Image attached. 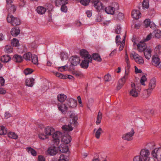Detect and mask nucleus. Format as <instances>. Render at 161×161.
<instances>
[{"mask_svg":"<svg viewBox=\"0 0 161 161\" xmlns=\"http://www.w3.org/2000/svg\"><path fill=\"white\" fill-rule=\"evenodd\" d=\"M157 158H156L158 159H161V148H156Z\"/></svg>","mask_w":161,"mask_h":161,"instance_id":"4c0bfd02","label":"nucleus"},{"mask_svg":"<svg viewBox=\"0 0 161 161\" xmlns=\"http://www.w3.org/2000/svg\"><path fill=\"white\" fill-rule=\"evenodd\" d=\"M111 79V76L108 74L105 75L104 77V80L106 81H109Z\"/></svg>","mask_w":161,"mask_h":161,"instance_id":"bf43d9fd","label":"nucleus"},{"mask_svg":"<svg viewBox=\"0 0 161 161\" xmlns=\"http://www.w3.org/2000/svg\"><path fill=\"white\" fill-rule=\"evenodd\" d=\"M161 50V45H159L157 46L155 49V50L157 52V53H159Z\"/></svg>","mask_w":161,"mask_h":161,"instance_id":"e2e57ef3","label":"nucleus"},{"mask_svg":"<svg viewBox=\"0 0 161 161\" xmlns=\"http://www.w3.org/2000/svg\"><path fill=\"white\" fill-rule=\"evenodd\" d=\"M55 75L57 77L60 78L65 79L66 78V76L65 75L58 72H56L55 73Z\"/></svg>","mask_w":161,"mask_h":161,"instance_id":"49530a36","label":"nucleus"},{"mask_svg":"<svg viewBox=\"0 0 161 161\" xmlns=\"http://www.w3.org/2000/svg\"><path fill=\"white\" fill-rule=\"evenodd\" d=\"M36 10L37 12L39 14L42 15L45 13L46 11V9L45 8L39 6L37 7Z\"/></svg>","mask_w":161,"mask_h":161,"instance_id":"a211bd4d","label":"nucleus"},{"mask_svg":"<svg viewBox=\"0 0 161 161\" xmlns=\"http://www.w3.org/2000/svg\"><path fill=\"white\" fill-rule=\"evenodd\" d=\"M105 11L107 14H113L114 12V8L110 6L106 7L105 9Z\"/></svg>","mask_w":161,"mask_h":161,"instance_id":"a878e982","label":"nucleus"},{"mask_svg":"<svg viewBox=\"0 0 161 161\" xmlns=\"http://www.w3.org/2000/svg\"><path fill=\"white\" fill-rule=\"evenodd\" d=\"M156 79L155 78H153L151 79L149 83V88L153 89L156 86Z\"/></svg>","mask_w":161,"mask_h":161,"instance_id":"c756f323","label":"nucleus"},{"mask_svg":"<svg viewBox=\"0 0 161 161\" xmlns=\"http://www.w3.org/2000/svg\"><path fill=\"white\" fill-rule=\"evenodd\" d=\"M150 20L149 19H146L144 21L145 26L146 27H147L149 26H150H150Z\"/></svg>","mask_w":161,"mask_h":161,"instance_id":"864d4df0","label":"nucleus"},{"mask_svg":"<svg viewBox=\"0 0 161 161\" xmlns=\"http://www.w3.org/2000/svg\"><path fill=\"white\" fill-rule=\"evenodd\" d=\"M103 133V131L101 127H99L97 130L95 134V137L97 139L100 137V135Z\"/></svg>","mask_w":161,"mask_h":161,"instance_id":"7c9ffc66","label":"nucleus"},{"mask_svg":"<svg viewBox=\"0 0 161 161\" xmlns=\"http://www.w3.org/2000/svg\"><path fill=\"white\" fill-rule=\"evenodd\" d=\"M4 51L7 53H9L12 52L13 48L10 46L7 45L5 47Z\"/></svg>","mask_w":161,"mask_h":161,"instance_id":"79ce46f5","label":"nucleus"},{"mask_svg":"<svg viewBox=\"0 0 161 161\" xmlns=\"http://www.w3.org/2000/svg\"><path fill=\"white\" fill-rule=\"evenodd\" d=\"M156 154V148L154 150L152 151L151 153V154L153 157L156 158H157Z\"/></svg>","mask_w":161,"mask_h":161,"instance_id":"680f3d73","label":"nucleus"},{"mask_svg":"<svg viewBox=\"0 0 161 161\" xmlns=\"http://www.w3.org/2000/svg\"><path fill=\"white\" fill-rule=\"evenodd\" d=\"M32 55L30 52H28L25 54L23 55V58L25 59L26 60H31V58Z\"/></svg>","mask_w":161,"mask_h":161,"instance_id":"72a5a7b5","label":"nucleus"},{"mask_svg":"<svg viewBox=\"0 0 161 161\" xmlns=\"http://www.w3.org/2000/svg\"><path fill=\"white\" fill-rule=\"evenodd\" d=\"M45 158L42 155H40L38 156V161H45Z\"/></svg>","mask_w":161,"mask_h":161,"instance_id":"774afa93","label":"nucleus"},{"mask_svg":"<svg viewBox=\"0 0 161 161\" xmlns=\"http://www.w3.org/2000/svg\"><path fill=\"white\" fill-rule=\"evenodd\" d=\"M92 2L93 6L97 11L103 9V4L99 0H93Z\"/></svg>","mask_w":161,"mask_h":161,"instance_id":"1a4fd4ad","label":"nucleus"},{"mask_svg":"<svg viewBox=\"0 0 161 161\" xmlns=\"http://www.w3.org/2000/svg\"><path fill=\"white\" fill-rule=\"evenodd\" d=\"M102 114L99 111L97 116V120L96 122V124L97 125L100 124L101 123V121L102 119Z\"/></svg>","mask_w":161,"mask_h":161,"instance_id":"f704fd0d","label":"nucleus"},{"mask_svg":"<svg viewBox=\"0 0 161 161\" xmlns=\"http://www.w3.org/2000/svg\"><path fill=\"white\" fill-rule=\"evenodd\" d=\"M121 27L120 25H117L115 27V32L116 34H119L120 33Z\"/></svg>","mask_w":161,"mask_h":161,"instance_id":"8fccbe9b","label":"nucleus"},{"mask_svg":"<svg viewBox=\"0 0 161 161\" xmlns=\"http://www.w3.org/2000/svg\"><path fill=\"white\" fill-rule=\"evenodd\" d=\"M34 79L32 78L27 79L25 80V85L29 87H32L34 83Z\"/></svg>","mask_w":161,"mask_h":161,"instance_id":"4be33fe9","label":"nucleus"},{"mask_svg":"<svg viewBox=\"0 0 161 161\" xmlns=\"http://www.w3.org/2000/svg\"><path fill=\"white\" fill-rule=\"evenodd\" d=\"M9 7L8 8L9 10H8L10 12H12L14 13L16 10V8L15 6L14 5H12L11 4H10Z\"/></svg>","mask_w":161,"mask_h":161,"instance_id":"c03bdc74","label":"nucleus"},{"mask_svg":"<svg viewBox=\"0 0 161 161\" xmlns=\"http://www.w3.org/2000/svg\"><path fill=\"white\" fill-rule=\"evenodd\" d=\"M80 54L81 57L84 59H87L89 57V56H91L88 54V52L85 49H82L80 51Z\"/></svg>","mask_w":161,"mask_h":161,"instance_id":"dca6fc26","label":"nucleus"},{"mask_svg":"<svg viewBox=\"0 0 161 161\" xmlns=\"http://www.w3.org/2000/svg\"><path fill=\"white\" fill-rule=\"evenodd\" d=\"M92 61L91 56H89L87 59H84L80 64L81 67L83 68L87 69L88 67L89 63H91Z\"/></svg>","mask_w":161,"mask_h":161,"instance_id":"0eeeda50","label":"nucleus"},{"mask_svg":"<svg viewBox=\"0 0 161 161\" xmlns=\"http://www.w3.org/2000/svg\"><path fill=\"white\" fill-rule=\"evenodd\" d=\"M153 34L156 37L159 38L161 37V31L158 30H157L154 31L153 32Z\"/></svg>","mask_w":161,"mask_h":161,"instance_id":"a19ab883","label":"nucleus"},{"mask_svg":"<svg viewBox=\"0 0 161 161\" xmlns=\"http://www.w3.org/2000/svg\"><path fill=\"white\" fill-rule=\"evenodd\" d=\"M5 80L2 77H0V86H2L4 85Z\"/></svg>","mask_w":161,"mask_h":161,"instance_id":"69168bd1","label":"nucleus"},{"mask_svg":"<svg viewBox=\"0 0 161 161\" xmlns=\"http://www.w3.org/2000/svg\"><path fill=\"white\" fill-rule=\"evenodd\" d=\"M80 57L77 56H73L70 58L71 65L76 66L79 64L80 61Z\"/></svg>","mask_w":161,"mask_h":161,"instance_id":"9d476101","label":"nucleus"},{"mask_svg":"<svg viewBox=\"0 0 161 161\" xmlns=\"http://www.w3.org/2000/svg\"><path fill=\"white\" fill-rule=\"evenodd\" d=\"M68 3L67 0H56L55 4L57 6L62 5L64 4H67Z\"/></svg>","mask_w":161,"mask_h":161,"instance_id":"cd10ccee","label":"nucleus"},{"mask_svg":"<svg viewBox=\"0 0 161 161\" xmlns=\"http://www.w3.org/2000/svg\"><path fill=\"white\" fill-rule=\"evenodd\" d=\"M8 136L9 137L15 139H16L18 138V135L13 132H9L8 134Z\"/></svg>","mask_w":161,"mask_h":161,"instance_id":"473e14b6","label":"nucleus"},{"mask_svg":"<svg viewBox=\"0 0 161 161\" xmlns=\"http://www.w3.org/2000/svg\"><path fill=\"white\" fill-rule=\"evenodd\" d=\"M62 136V134L59 131L53 133V142L56 145H58L60 141V138Z\"/></svg>","mask_w":161,"mask_h":161,"instance_id":"423d86ee","label":"nucleus"},{"mask_svg":"<svg viewBox=\"0 0 161 161\" xmlns=\"http://www.w3.org/2000/svg\"><path fill=\"white\" fill-rule=\"evenodd\" d=\"M33 70L30 68H27L24 71V73L25 75H27L31 74L33 72Z\"/></svg>","mask_w":161,"mask_h":161,"instance_id":"a18cd8bd","label":"nucleus"},{"mask_svg":"<svg viewBox=\"0 0 161 161\" xmlns=\"http://www.w3.org/2000/svg\"><path fill=\"white\" fill-rule=\"evenodd\" d=\"M20 30L19 28H13L11 31V34L14 36H16L20 33Z\"/></svg>","mask_w":161,"mask_h":161,"instance_id":"5701e85b","label":"nucleus"},{"mask_svg":"<svg viewBox=\"0 0 161 161\" xmlns=\"http://www.w3.org/2000/svg\"><path fill=\"white\" fill-rule=\"evenodd\" d=\"M151 51L149 48H147L144 51V54L146 58L149 59L151 57Z\"/></svg>","mask_w":161,"mask_h":161,"instance_id":"393cba45","label":"nucleus"},{"mask_svg":"<svg viewBox=\"0 0 161 161\" xmlns=\"http://www.w3.org/2000/svg\"><path fill=\"white\" fill-rule=\"evenodd\" d=\"M126 75L124 76L123 77H122L121 79H120L119 81V83H120L121 84L124 85L125 82V80H126V79H127V78H126Z\"/></svg>","mask_w":161,"mask_h":161,"instance_id":"4d7b16f0","label":"nucleus"},{"mask_svg":"<svg viewBox=\"0 0 161 161\" xmlns=\"http://www.w3.org/2000/svg\"><path fill=\"white\" fill-rule=\"evenodd\" d=\"M138 93L136 89H132L130 92V94L134 97H136L138 96Z\"/></svg>","mask_w":161,"mask_h":161,"instance_id":"ea45409f","label":"nucleus"},{"mask_svg":"<svg viewBox=\"0 0 161 161\" xmlns=\"http://www.w3.org/2000/svg\"><path fill=\"white\" fill-rule=\"evenodd\" d=\"M147 80V78L145 75H143L141 79L140 82L142 85L145 86L144 82Z\"/></svg>","mask_w":161,"mask_h":161,"instance_id":"5fc2aeb1","label":"nucleus"},{"mask_svg":"<svg viewBox=\"0 0 161 161\" xmlns=\"http://www.w3.org/2000/svg\"><path fill=\"white\" fill-rule=\"evenodd\" d=\"M92 58L97 61L100 62L102 61V59L100 55L97 53H93L91 56Z\"/></svg>","mask_w":161,"mask_h":161,"instance_id":"c85d7f7f","label":"nucleus"},{"mask_svg":"<svg viewBox=\"0 0 161 161\" xmlns=\"http://www.w3.org/2000/svg\"><path fill=\"white\" fill-rule=\"evenodd\" d=\"M70 118L69 124L68 125H63L62 127V128L63 130L65 131H70L73 130V126H75L77 125L78 117L77 115L72 114L70 116Z\"/></svg>","mask_w":161,"mask_h":161,"instance_id":"f257e3e1","label":"nucleus"},{"mask_svg":"<svg viewBox=\"0 0 161 161\" xmlns=\"http://www.w3.org/2000/svg\"><path fill=\"white\" fill-rule=\"evenodd\" d=\"M141 14V13L138 10H133L131 13L132 17L136 19H139L140 17Z\"/></svg>","mask_w":161,"mask_h":161,"instance_id":"6ab92c4d","label":"nucleus"},{"mask_svg":"<svg viewBox=\"0 0 161 161\" xmlns=\"http://www.w3.org/2000/svg\"><path fill=\"white\" fill-rule=\"evenodd\" d=\"M58 161H69V159L63 155H61Z\"/></svg>","mask_w":161,"mask_h":161,"instance_id":"6e6d98bb","label":"nucleus"},{"mask_svg":"<svg viewBox=\"0 0 161 161\" xmlns=\"http://www.w3.org/2000/svg\"><path fill=\"white\" fill-rule=\"evenodd\" d=\"M123 85H124L121 84V83H119V82L118 81L116 87L117 89L118 90H120L122 87Z\"/></svg>","mask_w":161,"mask_h":161,"instance_id":"338daca9","label":"nucleus"},{"mask_svg":"<svg viewBox=\"0 0 161 161\" xmlns=\"http://www.w3.org/2000/svg\"><path fill=\"white\" fill-rule=\"evenodd\" d=\"M152 62L153 65L156 66H158L160 62L159 58L157 56L155 55L152 57Z\"/></svg>","mask_w":161,"mask_h":161,"instance_id":"f3484780","label":"nucleus"},{"mask_svg":"<svg viewBox=\"0 0 161 161\" xmlns=\"http://www.w3.org/2000/svg\"><path fill=\"white\" fill-rule=\"evenodd\" d=\"M31 60H32V62L34 64H38V57L35 55H33Z\"/></svg>","mask_w":161,"mask_h":161,"instance_id":"e433bc0d","label":"nucleus"},{"mask_svg":"<svg viewBox=\"0 0 161 161\" xmlns=\"http://www.w3.org/2000/svg\"><path fill=\"white\" fill-rule=\"evenodd\" d=\"M90 2V0H81L80 3L83 5L86 6L88 5Z\"/></svg>","mask_w":161,"mask_h":161,"instance_id":"09e8293b","label":"nucleus"},{"mask_svg":"<svg viewBox=\"0 0 161 161\" xmlns=\"http://www.w3.org/2000/svg\"><path fill=\"white\" fill-rule=\"evenodd\" d=\"M23 58L20 55L15 54L13 58V60L15 62L17 63H20L22 61Z\"/></svg>","mask_w":161,"mask_h":161,"instance_id":"412c9836","label":"nucleus"},{"mask_svg":"<svg viewBox=\"0 0 161 161\" xmlns=\"http://www.w3.org/2000/svg\"><path fill=\"white\" fill-rule=\"evenodd\" d=\"M142 5L143 8H148L149 7L148 0H144L142 2Z\"/></svg>","mask_w":161,"mask_h":161,"instance_id":"37998d69","label":"nucleus"},{"mask_svg":"<svg viewBox=\"0 0 161 161\" xmlns=\"http://www.w3.org/2000/svg\"><path fill=\"white\" fill-rule=\"evenodd\" d=\"M58 149L59 151L63 153H66L69 150L68 146L62 143L59 146Z\"/></svg>","mask_w":161,"mask_h":161,"instance_id":"ddd939ff","label":"nucleus"},{"mask_svg":"<svg viewBox=\"0 0 161 161\" xmlns=\"http://www.w3.org/2000/svg\"><path fill=\"white\" fill-rule=\"evenodd\" d=\"M71 137L69 136H64L61 139V142L62 143L67 144L71 142Z\"/></svg>","mask_w":161,"mask_h":161,"instance_id":"aec40b11","label":"nucleus"},{"mask_svg":"<svg viewBox=\"0 0 161 161\" xmlns=\"http://www.w3.org/2000/svg\"><path fill=\"white\" fill-rule=\"evenodd\" d=\"M68 68V66L66 65L64 66L60 67L58 68V70L59 71L62 72L65 71Z\"/></svg>","mask_w":161,"mask_h":161,"instance_id":"de8ad7c7","label":"nucleus"},{"mask_svg":"<svg viewBox=\"0 0 161 161\" xmlns=\"http://www.w3.org/2000/svg\"><path fill=\"white\" fill-rule=\"evenodd\" d=\"M11 44L13 46L15 47L19 46V41L15 38H14L11 41Z\"/></svg>","mask_w":161,"mask_h":161,"instance_id":"58836bf2","label":"nucleus"},{"mask_svg":"<svg viewBox=\"0 0 161 161\" xmlns=\"http://www.w3.org/2000/svg\"><path fill=\"white\" fill-rule=\"evenodd\" d=\"M137 48L140 52L144 51L147 49V45L144 42H140V43L137 44Z\"/></svg>","mask_w":161,"mask_h":161,"instance_id":"2eb2a0df","label":"nucleus"},{"mask_svg":"<svg viewBox=\"0 0 161 161\" xmlns=\"http://www.w3.org/2000/svg\"><path fill=\"white\" fill-rule=\"evenodd\" d=\"M113 7L114 8V10H118L119 8V6L117 3H114L113 5Z\"/></svg>","mask_w":161,"mask_h":161,"instance_id":"0e129e2a","label":"nucleus"},{"mask_svg":"<svg viewBox=\"0 0 161 161\" xmlns=\"http://www.w3.org/2000/svg\"><path fill=\"white\" fill-rule=\"evenodd\" d=\"M57 148L55 147L49 148L47 150V153L53 156L56 154L58 153Z\"/></svg>","mask_w":161,"mask_h":161,"instance_id":"4468645a","label":"nucleus"},{"mask_svg":"<svg viewBox=\"0 0 161 161\" xmlns=\"http://www.w3.org/2000/svg\"><path fill=\"white\" fill-rule=\"evenodd\" d=\"M57 98L59 101L61 103L64 102L67 98L66 96L63 94L58 95Z\"/></svg>","mask_w":161,"mask_h":161,"instance_id":"bb28decb","label":"nucleus"},{"mask_svg":"<svg viewBox=\"0 0 161 161\" xmlns=\"http://www.w3.org/2000/svg\"><path fill=\"white\" fill-rule=\"evenodd\" d=\"M54 131V129L51 127L47 126L44 128V132L45 133H39L38 135L39 138L42 140L48 138V136H50L52 133H53Z\"/></svg>","mask_w":161,"mask_h":161,"instance_id":"7ed1b4c3","label":"nucleus"},{"mask_svg":"<svg viewBox=\"0 0 161 161\" xmlns=\"http://www.w3.org/2000/svg\"><path fill=\"white\" fill-rule=\"evenodd\" d=\"M58 109L62 113H65L68 110V107L64 103H58Z\"/></svg>","mask_w":161,"mask_h":161,"instance_id":"f8f14e48","label":"nucleus"},{"mask_svg":"<svg viewBox=\"0 0 161 161\" xmlns=\"http://www.w3.org/2000/svg\"><path fill=\"white\" fill-rule=\"evenodd\" d=\"M60 57L62 61L67 60L68 58L67 54L64 53H61Z\"/></svg>","mask_w":161,"mask_h":161,"instance_id":"3c124183","label":"nucleus"},{"mask_svg":"<svg viewBox=\"0 0 161 161\" xmlns=\"http://www.w3.org/2000/svg\"><path fill=\"white\" fill-rule=\"evenodd\" d=\"M150 153L147 149H143L141 150L140 156L134 158V161H149Z\"/></svg>","mask_w":161,"mask_h":161,"instance_id":"f03ea898","label":"nucleus"},{"mask_svg":"<svg viewBox=\"0 0 161 161\" xmlns=\"http://www.w3.org/2000/svg\"><path fill=\"white\" fill-rule=\"evenodd\" d=\"M134 134V131L133 129H132L130 132H128L122 135V138L124 140L129 141L133 139V136Z\"/></svg>","mask_w":161,"mask_h":161,"instance_id":"6e6552de","label":"nucleus"},{"mask_svg":"<svg viewBox=\"0 0 161 161\" xmlns=\"http://www.w3.org/2000/svg\"><path fill=\"white\" fill-rule=\"evenodd\" d=\"M14 0H6L7 1V5L6 8L7 10H9L8 8L9 7L10 4H11L13 3Z\"/></svg>","mask_w":161,"mask_h":161,"instance_id":"052dcab7","label":"nucleus"},{"mask_svg":"<svg viewBox=\"0 0 161 161\" xmlns=\"http://www.w3.org/2000/svg\"><path fill=\"white\" fill-rule=\"evenodd\" d=\"M130 57L131 58L133 57L135 61L139 64H142L144 63V61L142 58L134 52L131 53Z\"/></svg>","mask_w":161,"mask_h":161,"instance_id":"39448f33","label":"nucleus"},{"mask_svg":"<svg viewBox=\"0 0 161 161\" xmlns=\"http://www.w3.org/2000/svg\"><path fill=\"white\" fill-rule=\"evenodd\" d=\"M66 101L67 104L69 107L74 108L77 106V101L72 98L67 99Z\"/></svg>","mask_w":161,"mask_h":161,"instance_id":"9b49d317","label":"nucleus"},{"mask_svg":"<svg viewBox=\"0 0 161 161\" xmlns=\"http://www.w3.org/2000/svg\"><path fill=\"white\" fill-rule=\"evenodd\" d=\"M66 4H64L61 6V9L62 11L64 12H66L67 11V8L65 5Z\"/></svg>","mask_w":161,"mask_h":161,"instance_id":"13d9d810","label":"nucleus"},{"mask_svg":"<svg viewBox=\"0 0 161 161\" xmlns=\"http://www.w3.org/2000/svg\"><path fill=\"white\" fill-rule=\"evenodd\" d=\"M26 149L29 153H30L32 155L34 156L36 155L37 153L36 151L33 148L31 147H27Z\"/></svg>","mask_w":161,"mask_h":161,"instance_id":"2f4dec72","label":"nucleus"},{"mask_svg":"<svg viewBox=\"0 0 161 161\" xmlns=\"http://www.w3.org/2000/svg\"><path fill=\"white\" fill-rule=\"evenodd\" d=\"M11 59V58L8 55H6L2 56L0 60L4 63H6L9 62Z\"/></svg>","mask_w":161,"mask_h":161,"instance_id":"b1692460","label":"nucleus"},{"mask_svg":"<svg viewBox=\"0 0 161 161\" xmlns=\"http://www.w3.org/2000/svg\"><path fill=\"white\" fill-rule=\"evenodd\" d=\"M115 42L116 44L118 46L121 43V41L120 40V36L119 35L116 36L115 38Z\"/></svg>","mask_w":161,"mask_h":161,"instance_id":"603ef678","label":"nucleus"},{"mask_svg":"<svg viewBox=\"0 0 161 161\" xmlns=\"http://www.w3.org/2000/svg\"><path fill=\"white\" fill-rule=\"evenodd\" d=\"M7 19L8 23L11 24L14 26L19 25L21 24V21L19 18L17 17H14L10 14H8Z\"/></svg>","mask_w":161,"mask_h":161,"instance_id":"20e7f679","label":"nucleus"},{"mask_svg":"<svg viewBox=\"0 0 161 161\" xmlns=\"http://www.w3.org/2000/svg\"><path fill=\"white\" fill-rule=\"evenodd\" d=\"M7 133V130L5 127L0 126V135H4Z\"/></svg>","mask_w":161,"mask_h":161,"instance_id":"c9c22d12","label":"nucleus"}]
</instances>
